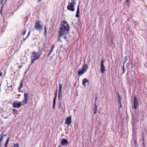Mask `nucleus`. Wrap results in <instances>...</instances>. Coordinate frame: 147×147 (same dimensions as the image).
I'll list each match as a JSON object with an SVG mask.
<instances>
[{
  "label": "nucleus",
  "mask_w": 147,
  "mask_h": 147,
  "mask_svg": "<svg viewBox=\"0 0 147 147\" xmlns=\"http://www.w3.org/2000/svg\"><path fill=\"white\" fill-rule=\"evenodd\" d=\"M95 103H96V100H97V97L96 95V97H95Z\"/></svg>",
  "instance_id": "nucleus-39"
},
{
  "label": "nucleus",
  "mask_w": 147,
  "mask_h": 147,
  "mask_svg": "<svg viewBox=\"0 0 147 147\" xmlns=\"http://www.w3.org/2000/svg\"><path fill=\"white\" fill-rule=\"evenodd\" d=\"M88 68V67L86 64L83 65L82 67V69L85 72L87 70Z\"/></svg>",
  "instance_id": "nucleus-13"
},
{
  "label": "nucleus",
  "mask_w": 147,
  "mask_h": 147,
  "mask_svg": "<svg viewBox=\"0 0 147 147\" xmlns=\"http://www.w3.org/2000/svg\"><path fill=\"white\" fill-rule=\"evenodd\" d=\"M76 2H71L69 5H68L67 6V9L71 11H73L75 10L74 8V3Z\"/></svg>",
  "instance_id": "nucleus-3"
},
{
  "label": "nucleus",
  "mask_w": 147,
  "mask_h": 147,
  "mask_svg": "<svg viewBox=\"0 0 147 147\" xmlns=\"http://www.w3.org/2000/svg\"><path fill=\"white\" fill-rule=\"evenodd\" d=\"M51 52L50 51H49V52L48 53L47 55V57L48 58L50 56V55L51 53Z\"/></svg>",
  "instance_id": "nucleus-29"
},
{
  "label": "nucleus",
  "mask_w": 147,
  "mask_h": 147,
  "mask_svg": "<svg viewBox=\"0 0 147 147\" xmlns=\"http://www.w3.org/2000/svg\"><path fill=\"white\" fill-rule=\"evenodd\" d=\"M23 86V81L22 80L21 81L20 85L18 88V90L19 92H20V89L22 88Z\"/></svg>",
  "instance_id": "nucleus-15"
},
{
  "label": "nucleus",
  "mask_w": 147,
  "mask_h": 147,
  "mask_svg": "<svg viewBox=\"0 0 147 147\" xmlns=\"http://www.w3.org/2000/svg\"><path fill=\"white\" fill-rule=\"evenodd\" d=\"M70 29V26L67 23L66 21H63L61 23L60 30L59 32V35L58 38V41L62 42V40H60L61 37L62 35L67 34L69 32Z\"/></svg>",
  "instance_id": "nucleus-1"
},
{
  "label": "nucleus",
  "mask_w": 147,
  "mask_h": 147,
  "mask_svg": "<svg viewBox=\"0 0 147 147\" xmlns=\"http://www.w3.org/2000/svg\"><path fill=\"white\" fill-rule=\"evenodd\" d=\"M124 65L123 64L122 66L123 73L122 74L125 72V68L124 67Z\"/></svg>",
  "instance_id": "nucleus-28"
},
{
  "label": "nucleus",
  "mask_w": 147,
  "mask_h": 147,
  "mask_svg": "<svg viewBox=\"0 0 147 147\" xmlns=\"http://www.w3.org/2000/svg\"><path fill=\"white\" fill-rule=\"evenodd\" d=\"M62 102L60 101V100H59V102H58V107L59 109H61V105Z\"/></svg>",
  "instance_id": "nucleus-18"
},
{
  "label": "nucleus",
  "mask_w": 147,
  "mask_h": 147,
  "mask_svg": "<svg viewBox=\"0 0 147 147\" xmlns=\"http://www.w3.org/2000/svg\"><path fill=\"white\" fill-rule=\"evenodd\" d=\"M71 123V117H67L65 122V124L70 125Z\"/></svg>",
  "instance_id": "nucleus-11"
},
{
  "label": "nucleus",
  "mask_w": 147,
  "mask_h": 147,
  "mask_svg": "<svg viewBox=\"0 0 147 147\" xmlns=\"http://www.w3.org/2000/svg\"><path fill=\"white\" fill-rule=\"evenodd\" d=\"M62 85L61 84H59V91L58 92V100L59 101L60 98L62 96L61 92H62Z\"/></svg>",
  "instance_id": "nucleus-7"
},
{
  "label": "nucleus",
  "mask_w": 147,
  "mask_h": 147,
  "mask_svg": "<svg viewBox=\"0 0 147 147\" xmlns=\"http://www.w3.org/2000/svg\"><path fill=\"white\" fill-rule=\"evenodd\" d=\"M2 146V143L1 142H0V147H1Z\"/></svg>",
  "instance_id": "nucleus-42"
},
{
  "label": "nucleus",
  "mask_w": 147,
  "mask_h": 147,
  "mask_svg": "<svg viewBox=\"0 0 147 147\" xmlns=\"http://www.w3.org/2000/svg\"><path fill=\"white\" fill-rule=\"evenodd\" d=\"M55 95H56V96H57V90H56L55 92Z\"/></svg>",
  "instance_id": "nucleus-44"
},
{
  "label": "nucleus",
  "mask_w": 147,
  "mask_h": 147,
  "mask_svg": "<svg viewBox=\"0 0 147 147\" xmlns=\"http://www.w3.org/2000/svg\"><path fill=\"white\" fill-rule=\"evenodd\" d=\"M42 0H38V2H39V1H41Z\"/></svg>",
  "instance_id": "nucleus-49"
},
{
  "label": "nucleus",
  "mask_w": 147,
  "mask_h": 147,
  "mask_svg": "<svg viewBox=\"0 0 147 147\" xmlns=\"http://www.w3.org/2000/svg\"><path fill=\"white\" fill-rule=\"evenodd\" d=\"M17 98H19V97H18Z\"/></svg>",
  "instance_id": "nucleus-53"
},
{
  "label": "nucleus",
  "mask_w": 147,
  "mask_h": 147,
  "mask_svg": "<svg viewBox=\"0 0 147 147\" xmlns=\"http://www.w3.org/2000/svg\"><path fill=\"white\" fill-rule=\"evenodd\" d=\"M40 23L39 21L35 22V28L37 30H40L42 28V26L40 24Z\"/></svg>",
  "instance_id": "nucleus-6"
},
{
  "label": "nucleus",
  "mask_w": 147,
  "mask_h": 147,
  "mask_svg": "<svg viewBox=\"0 0 147 147\" xmlns=\"http://www.w3.org/2000/svg\"><path fill=\"white\" fill-rule=\"evenodd\" d=\"M142 140L143 141V142H144V137H143V139Z\"/></svg>",
  "instance_id": "nucleus-47"
},
{
  "label": "nucleus",
  "mask_w": 147,
  "mask_h": 147,
  "mask_svg": "<svg viewBox=\"0 0 147 147\" xmlns=\"http://www.w3.org/2000/svg\"><path fill=\"white\" fill-rule=\"evenodd\" d=\"M142 146L143 147H145V145L144 142H143L142 143Z\"/></svg>",
  "instance_id": "nucleus-41"
},
{
  "label": "nucleus",
  "mask_w": 147,
  "mask_h": 147,
  "mask_svg": "<svg viewBox=\"0 0 147 147\" xmlns=\"http://www.w3.org/2000/svg\"><path fill=\"white\" fill-rule=\"evenodd\" d=\"M19 144L17 143H16L14 144V145L13 147H19Z\"/></svg>",
  "instance_id": "nucleus-27"
},
{
  "label": "nucleus",
  "mask_w": 147,
  "mask_h": 147,
  "mask_svg": "<svg viewBox=\"0 0 147 147\" xmlns=\"http://www.w3.org/2000/svg\"><path fill=\"white\" fill-rule=\"evenodd\" d=\"M58 147H61L60 146H59Z\"/></svg>",
  "instance_id": "nucleus-52"
},
{
  "label": "nucleus",
  "mask_w": 147,
  "mask_h": 147,
  "mask_svg": "<svg viewBox=\"0 0 147 147\" xmlns=\"http://www.w3.org/2000/svg\"><path fill=\"white\" fill-rule=\"evenodd\" d=\"M68 144V142L67 140L65 138H63L62 139L61 142V145L67 146Z\"/></svg>",
  "instance_id": "nucleus-9"
},
{
  "label": "nucleus",
  "mask_w": 147,
  "mask_h": 147,
  "mask_svg": "<svg viewBox=\"0 0 147 147\" xmlns=\"http://www.w3.org/2000/svg\"><path fill=\"white\" fill-rule=\"evenodd\" d=\"M127 59V57L126 56H125V57L124 59V61H123V64L124 65L125 64V63L126 62Z\"/></svg>",
  "instance_id": "nucleus-21"
},
{
  "label": "nucleus",
  "mask_w": 147,
  "mask_h": 147,
  "mask_svg": "<svg viewBox=\"0 0 147 147\" xmlns=\"http://www.w3.org/2000/svg\"><path fill=\"white\" fill-rule=\"evenodd\" d=\"M24 99L21 102L22 105H23L24 104H26L27 103L28 98L29 97V94L28 93H24Z\"/></svg>",
  "instance_id": "nucleus-4"
},
{
  "label": "nucleus",
  "mask_w": 147,
  "mask_h": 147,
  "mask_svg": "<svg viewBox=\"0 0 147 147\" xmlns=\"http://www.w3.org/2000/svg\"><path fill=\"white\" fill-rule=\"evenodd\" d=\"M22 67V65H20L18 66V67L19 68H21Z\"/></svg>",
  "instance_id": "nucleus-43"
},
{
  "label": "nucleus",
  "mask_w": 147,
  "mask_h": 147,
  "mask_svg": "<svg viewBox=\"0 0 147 147\" xmlns=\"http://www.w3.org/2000/svg\"><path fill=\"white\" fill-rule=\"evenodd\" d=\"M11 147H13L12 146H11Z\"/></svg>",
  "instance_id": "nucleus-54"
},
{
  "label": "nucleus",
  "mask_w": 147,
  "mask_h": 147,
  "mask_svg": "<svg viewBox=\"0 0 147 147\" xmlns=\"http://www.w3.org/2000/svg\"><path fill=\"white\" fill-rule=\"evenodd\" d=\"M134 108L136 109L138 105L139 102L137 100V98L135 95L134 98Z\"/></svg>",
  "instance_id": "nucleus-5"
},
{
  "label": "nucleus",
  "mask_w": 147,
  "mask_h": 147,
  "mask_svg": "<svg viewBox=\"0 0 147 147\" xmlns=\"http://www.w3.org/2000/svg\"><path fill=\"white\" fill-rule=\"evenodd\" d=\"M3 6L2 7H1V10L0 11V13H1V15H2V9H3Z\"/></svg>",
  "instance_id": "nucleus-33"
},
{
  "label": "nucleus",
  "mask_w": 147,
  "mask_h": 147,
  "mask_svg": "<svg viewBox=\"0 0 147 147\" xmlns=\"http://www.w3.org/2000/svg\"><path fill=\"white\" fill-rule=\"evenodd\" d=\"M30 31L28 33V34L27 36H26V37L25 38H24V40H23V41H24V42L25 41V40L26 39V38H27L28 37V36H29V35L30 34Z\"/></svg>",
  "instance_id": "nucleus-25"
},
{
  "label": "nucleus",
  "mask_w": 147,
  "mask_h": 147,
  "mask_svg": "<svg viewBox=\"0 0 147 147\" xmlns=\"http://www.w3.org/2000/svg\"><path fill=\"white\" fill-rule=\"evenodd\" d=\"M119 104H120V107H119L120 108L122 106V105H121V103H119Z\"/></svg>",
  "instance_id": "nucleus-46"
},
{
  "label": "nucleus",
  "mask_w": 147,
  "mask_h": 147,
  "mask_svg": "<svg viewBox=\"0 0 147 147\" xmlns=\"http://www.w3.org/2000/svg\"><path fill=\"white\" fill-rule=\"evenodd\" d=\"M3 74L2 73H0V76H2Z\"/></svg>",
  "instance_id": "nucleus-45"
},
{
  "label": "nucleus",
  "mask_w": 147,
  "mask_h": 147,
  "mask_svg": "<svg viewBox=\"0 0 147 147\" xmlns=\"http://www.w3.org/2000/svg\"><path fill=\"white\" fill-rule=\"evenodd\" d=\"M26 30L25 28L22 31V32L23 33V35H24L26 33Z\"/></svg>",
  "instance_id": "nucleus-23"
},
{
  "label": "nucleus",
  "mask_w": 147,
  "mask_h": 147,
  "mask_svg": "<svg viewBox=\"0 0 147 147\" xmlns=\"http://www.w3.org/2000/svg\"><path fill=\"white\" fill-rule=\"evenodd\" d=\"M54 47H55L54 45H52V47L51 48V49H50V51L52 53Z\"/></svg>",
  "instance_id": "nucleus-22"
},
{
  "label": "nucleus",
  "mask_w": 147,
  "mask_h": 147,
  "mask_svg": "<svg viewBox=\"0 0 147 147\" xmlns=\"http://www.w3.org/2000/svg\"><path fill=\"white\" fill-rule=\"evenodd\" d=\"M129 0H126V3H127V2H128L129 1Z\"/></svg>",
  "instance_id": "nucleus-48"
},
{
  "label": "nucleus",
  "mask_w": 147,
  "mask_h": 147,
  "mask_svg": "<svg viewBox=\"0 0 147 147\" xmlns=\"http://www.w3.org/2000/svg\"><path fill=\"white\" fill-rule=\"evenodd\" d=\"M45 35H47V31L46 30V26H45Z\"/></svg>",
  "instance_id": "nucleus-30"
},
{
  "label": "nucleus",
  "mask_w": 147,
  "mask_h": 147,
  "mask_svg": "<svg viewBox=\"0 0 147 147\" xmlns=\"http://www.w3.org/2000/svg\"><path fill=\"white\" fill-rule=\"evenodd\" d=\"M74 1V0H71V2H74L73 1Z\"/></svg>",
  "instance_id": "nucleus-50"
},
{
  "label": "nucleus",
  "mask_w": 147,
  "mask_h": 147,
  "mask_svg": "<svg viewBox=\"0 0 147 147\" xmlns=\"http://www.w3.org/2000/svg\"><path fill=\"white\" fill-rule=\"evenodd\" d=\"M18 112V111L16 109H14L13 110V111H12V113L13 115H15V114L17 113Z\"/></svg>",
  "instance_id": "nucleus-19"
},
{
  "label": "nucleus",
  "mask_w": 147,
  "mask_h": 147,
  "mask_svg": "<svg viewBox=\"0 0 147 147\" xmlns=\"http://www.w3.org/2000/svg\"><path fill=\"white\" fill-rule=\"evenodd\" d=\"M118 103H119V104L121 103V98H118Z\"/></svg>",
  "instance_id": "nucleus-31"
},
{
  "label": "nucleus",
  "mask_w": 147,
  "mask_h": 147,
  "mask_svg": "<svg viewBox=\"0 0 147 147\" xmlns=\"http://www.w3.org/2000/svg\"><path fill=\"white\" fill-rule=\"evenodd\" d=\"M85 72H84L83 70L82 69L81 70H80L79 71L78 74L79 75L82 76V75Z\"/></svg>",
  "instance_id": "nucleus-17"
},
{
  "label": "nucleus",
  "mask_w": 147,
  "mask_h": 147,
  "mask_svg": "<svg viewBox=\"0 0 147 147\" xmlns=\"http://www.w3.org/2000/svg\"><path fill=\"white\" fill-rule=\"evenodd\" d=\"M18 96H20V95H20V94H18Z\"/></svg>",
  "instance_id": "nucleus-51"
},
{
  "label": "nucleus",
  "mask_w": 147,
  "mask_h": 147,
  "mask_svg": "<svg viewBox=\"0 0 147 147\" xmlns=\"http://www.w3.org/2000/svg\"><path fill=\"white\" fill-rule=\"evenodd\" d=\"M3 0H1V2L0 3V4L1 5V4H2Z\"/></svg>",
  "instance_id": "nucleus-40"
},
{
  "label": "nucleus",
  "mask_w": 147,
  "mask_h": 147,
  "mask_svg": "<svg viewBox=\"0 0 147 147\" xmlns=\"http://www.w3.org/2000/svg\"><path fill=\"white\" fill-rule=\"evenodd\" d=\"M96 110H94V114H95L96 113Z\"/></svg>",
  "instance_id": "nucleus-38"
},
{
  "label": "nucleus",
  "mask_w": 147,
  "mask_h": 147,
  "mask_svg": "<svg viewBox=\"0 0 147 147\" xmlns=\"http://www.w3.org/2000/svg\"><path fill=\"white\" fill-rule=\"evenodd\" d=\"M42 52L40 50H39L37 52L35 51H33L31 56V63H33L35 60L38 59L42 55Z\"/></svg>",
  "instance_id": "nucleus-2"
},
{
  "label": "nucleus",
  "mask_w": 147,
  "mask_h": 147,
  "mask_svg": "<svg viewBox=\"0 0 147 147\" xmlns=\"http://www.w3.org/2000/svg\"><path fill=\"white\" fill-rule=\"evenodd\" d=\"M57 96L55 95V96L53 99V108L54 109L55 108V105L56 103V98Z\"/></svg>",
  "instance_id": "nucleus-16"
},
{
  "label": "nucleus",
  "mask_w": 147,
  "mask_h": 147,
  "mask_svg": "<svg viewBox=\"0 0 147 147\" xmlns=\"http://www.w3.org/2000/svg\"><path fill=\"white\" fill-rule=\"evenodd\" d=\"M86 83H87L88 84L89 83V80L87 78H84L82 80V84L84 87L86 86Z\"/></svg>",
  "instance_id": "nucleus-12"
},
{
  "label": "nucleus",
  "mask_w": 147,
  "mask_h": 147,
  "mask_svg": "<svg viewBox=\"0 0 147 147\" xmlns=\"http://www.w3.org/2000/svg\"><path fill=\"white\" fill-rule=\"evenodd\" d=\"M3 137L1 135L0 136V142H1L3 140Z\"/></svg>",
  "instance_id": "nucleus-26"
},
{
  "label": "nucleus",
  "mask_w": 147,
  "mask_h": 147,
  "mask_svg": "<svg viewBox=\"0 0 147 147\" xmlns=\"http://www.w3.org/2000/svg\"><path fill=\"white\" fill-rule=\"evenodd\" d=\"M22 105L20 102H19L18 103L14 102L13 103V107L14 108H19Z\"/></svg>",
  "instance_id": "nucleus-10"
},
{
  "label": "nucleus",
  "mask_w": 147,
  "mask_h": 147,
  "mask_svg": "<svg viewBox=\"0 0 147 147\" xmlns=\"http://www.w3.org/2000/svg\"><path fill=\"white\" fill-rule=\"evenodd\" d=\"M8 143V142H5V147H7Z\"/></svg>",
  "instance_id": "nucleus-34"
},
{
  "label": "nucleus",
  "mask_w": 147,
  "mask_h": 147,
  "mask_svg": "<svg viewBox=\"0 0 147 147\" xmlns=\"http://www.w3.org/2000/svg\"><path fill=\"white\" fill-rule=\"evenodd\" d=\"M3 132L1 135V136H3V137H4L6 136L7 135V134H3Z\"/></svg>",
  "instance_id": "nucleus-32"
},
{
  "label": "nucleus",
  "mask_w": 147,
  "mask_h": 147,
  "mask_svg": "<svg viewBox=\"0 0 147 147\" xmlns=\"http://www.w3.org/2000/svg\"><path fill=\"white\" fill-rule=\"evenodd\" d=\"M134 143H135V144L136 145V144H137V142L136 140L135 139H134Z\"/></svg>",
  "instance_id": "nucleus-36"
},
{
  "label": "nucleus",
  "mask_w": 147,
  "mask_h": 147,
  "mask_svg": "<svg viewBox=\"0 0 147 147\" xmlns=\"http://www.w3.org/2000/svg\"><path fill=\"white\" fill-rule=\"evenodd\" d=\"M104 61H103V60H102L101 62V65L100 66V70L101 71V72L102 74L104 73L105 72V67L104 65Z\"/></svg>",
  "instance_id": "nucleus-8"
},
{
  "label": "nucleus",
  "mask_w": 147,
  "mask_h": 147,
  "mask_svg": "<svg viewBox=\"0 0 147 147\" xmlns=\"http://www.w3.org/2000/svg\"><path fill=\"white\" fill-rule=\"evenodd\" d=\"M117 96H118V98H121V96L119 94V93L118 92L117 93Z\"/></svg>",
  "instance_id": "nucleus-35"
},
{
  "label": "nucleus",
  "mask_w": 147,
  "mask_h": 147,
  "mask_svg": "<svg viewBox=\"0 0 147 147\" xmlns=\"http://www.w3.org/2000/svg\"><path fill=\"white\" fill-rule=\"evenodd\" d=\"M67 34H65V35H62V37H61V38L60 40H61V38H63L64 39H66V40L67 39V38H66V35Z\"/></svg>",
  "instance_id": "nucleus-20"
},
{
  "label": "nucleus",
  "mask_w": 147,
  "mask_h": 147,
  "mask_svg": "<svg viewBox=\"0 0 147 147\" xmlns=\"http://www.w3.org/2000/svg\"><path fill=\"white\" fill-rule=\"evenodd\" d=\"M94 110H96L97 109V105L96 103H94Z\"/></svg>",
  "instance_id": "nucleus-24"
},
{
  "label": "nucleus",
  "mask_w": 147,
  "mask_h": 147,
  "mask_svg": "<svg viewBox=\"0 0 147 147\" xmlns=\"http://www.w3.org/2000/svg\"><path fill=\"white\" fill-rule=\"evenodd\" d=\"M79 5H78L77 7V10L76 12V17L77 18H79Z\"/></svg>",
  "instance_id": "nucleus-14"
},
{
  "label": "nucleus",
  "mask_w": 147,
  "mask_h": 147,
  "mask_svg": "<svg viewBox=\"0 0 147 147\" xmlns=\"http://www.w3.org/2000/svg\"><path fill=\"white\" fill-rule=\"evenodd\" d=\"M9 140V137L7 138L6 142L8 143Z\"/></svg>",
  "instance_id": "nucleus-37"
}]
</instances>
